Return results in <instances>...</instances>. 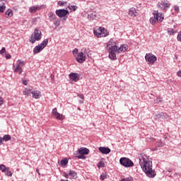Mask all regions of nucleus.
I'll use <instances>...</instances> for the list:
<instances>
[{"label":"nucleus","mask_w":181,"mask_h":181,"mask_svg":"<svg viewBox=\"0 0 181 181\" xmlns=\"http://www.w3.org/2000/svg\"><path fill=\"white\" fill-rule=\"evenodd\" d=\"M139 165L148 177H155L156 174L155 173V170L152 169V160H151V158L148 156L141 154L139 157Z\"/></svg>","instance_id":"nucleus-1"},{"label":"nucleus","mask_w":181,"mask_h":181,"mask_svg":"<svg viewBox=\"0 0 181 181\" xmlns=\"http://www.w3.org/2000/svg\"><path fill=\"white\" fill-rule=\"evenodd\" d=\"M117 40L114 39H110L107 43V47L109 49V57L111 60H117V54L115 51L117 50Z\"/></svg>","instance_id":"nucleus-2"},{"label":"nucleus","mask_w":181,"mask_h":181,"mask_svg":"<svg viewBox=\"0 0 181 181\" xmlns=\"http://www.w3.org/2000/svg\"><path fill=\"white\" fill-rule=\"evenodd\" d=\"M153 15V16L150 18V23L151 25H155L157 22H162L164 19L163 14L158 13V11H154Z\"/></svg>","instance_id":"nucleus-3"},{"label":"nucleus","mask_w":181,"mask_h":181,"mask_svg":"<svg viewBox=\"0 0 181 181\" xmlns=\"http://www.w3.org/2000/svg\"><path fill=\"white\" fill-rule=\"evenodd\" d=\"M40 39H42V31L35 28L33 33L31 35L30 42L33 44L35 42L40 40Z\"/></svg>","instance_id":"nucleus-4"},{"label":"nucleus","mask_w":181,"mask_h":181,"mask_svg":"<svg viewBox=\"0 0 181 181\" xmlns=\"http://www.w3.org/2000/svg\"><path fill=\"white\" fill-rule=\"evenodd\" d=\"M47 43H49V40H44L41 44L37 45L33 49V53H35V54H37V53H40V52H42V50H43V49L45 48L46 46H47Z\"/></svg>","instance_id":"nucleus-5"},{"label":"nucleus","mask_w":181,"mask_h":181,"mask_svg":"<svg viewBox=\"0 0 181 181\" xmlns=\"http://www.w3.org/2000/svg\"><path fill=\"white\" fill-rule=\"evenodd\" d=\"M119 163L122 166H124V168H132V166H134V162L128 158H121Z\"/></svg>","instance_id":"nucleus-6"},{"label":"nucleus","mask_w":181,"mask_h":181,"mask_svg":"<svg viewBox=\"0 0 181 181\" xmlns=\"http://www.w3.org/2000/svg\"><path fill=\"white\" fill-rule=\"evenodd\" d=\"M17 62L18 64H16V66H13V71L14 73H19V74H22V71H23L22 67L25 66V62L21 59H18Z\"/></svg>","instance_id":"nucleus-7"},{"label":"nucleus","mask_w":181,"mask_h":181,"mask_svg":"<svg viewBox=\"0 0 181 181\" xmlns=\"http://www.w3.org/2000/svg\"><path fill=\"white\" fill-rule=\"evenodd\" d=\"M145 60L148 62V64H153V63L158 60V57L152 53H147L145 55Z\"/></svg>","instance_id":"nucleus-8"},{"label":"nucleus","mask_w":181,"mask_h":181,"mask_svg":"<svg viewBox=\"0 0 181 181\" xmlns=\"http://www.w3.org/2000/svg\"><path fill=\"white\" fill-rule=\"evenodd\" d=\"M1 172L4 173L5 176L12 177V171H11L8 167L5 166L4 164H1Z\"/></svg>","instance_id":"nucleus-9"},{"label":"nucleus","mask_w":181,"mask_h":181,"mask_svg":"<svg viewBox=\"0 0 181 181\" xmlns=\"http://www.w3.org/2000/svg\"><path fill=\"white\" fill-rule=\"evenodd\" d=\"M158 6L159 9H161V11H166V9L170 7V4H169V1L164 0L161 2H159L158 4Z\"/></svg>","instance_id":"nucleus-10"},{"label":"nucleus","mask_w":181,"mask_h":181,"mask_svg":"<svg viewBox=\"0 0 181 181\" xmlns=\"http://www.w3.org/2000/svg\"><path fill=\"white\" fill-rule=\"evenodd\" d=\"M78 152L80 155H81L78 156V159H86V156H84V155H88L90 150L86 148H81L78 149Z\"/></svg>","instance_id":"nucleus-11"},{"label":"nucleus","mask_w":181,"mask_h":181,"mask_svg":"<svg viewBox=\"0 0 181 181\" xmlns=\"http://www.w3.org/2000/svg\"><path fill=\"white\" fill-rule=\"evenodd\" d=\"M53 117H54L55 118H57V119H59L60 121L64 119V118H66V117L64 115H63L62 114H60L57 112V108H54L52 110V112Z\"/></svg>","instance_id":"nucleus-12"},{"label":"nucleus","mask_w":181,"mask_h":181,"mask_svg":"<svg viewBox=\"0 0 181 181\" xmlns=\"http://www.w3.org/2000/svg\"><path fill=\"white\" fill-rule=\"evenodd\" d=\"M86 57L83 52H78L77 57H76V62L80 64L84 63L86 62Z\"/></svg>","instance_id":"nucleus-13"},{"label":"nucleus","mask_w":181,"mask_h":181,"mask_svg":"<svg viewBox=\"0 0 181 181\" xmlns=\"http://www.w3.org/2000/svg\"><path fill=\"white\" fill-rule=\"evenodd\" d=\"M69 13V11L67 10L64 9H59L56 11V15L59 16V18H64L66 15Z\"/></svg>","instance_id":"nucleus-14"},{"label":"nucleus","mask_w":181,"mask_h":181,"mask_svg":"<svg viewBox=\"0 0 181 181\" xmlns=\"http://www.w3.org/2000/svg\"><path fill=\"white\" fill-rule=\"evenodd\" d=\"M69 78L76 83L80 79V76H78V74L77 73H71L69 74Z\"/></svg>","instance_id":"nucleus-15"},{"label":"nucleus","mask_w":181,"mask_h":181,"mask_svg":"<svg viewBox=\"0 0 181 181\" xmlns=\"http://www.w3.org/2000/svg\"><path fill=\"white\" fill-rule=\"evenodd\" d=\"M128 50V45H122L120 47H117V49L115 51L116 53H121L122 52H127Z\"/></svg>","instance_id":"nucleus-16"},{"label":"nucleus","mask_w":181,"mask_h":181,"mask_svg":"<svg viewBox=\"0 0 181 181\" xmlns=\"http://www.w3.org/2000/svg\"><path fill=\"white\" fill-rule=\"evenodd\" d=\"M99 151L101 152V153H103V155H108L110 152H111V149L108 147H99Z\"/></svg>","instance_id":"nucleus-17"},{"label":"nucleus","mask_w":181,"mask_h":181,"mask_svg":"<svg viewBox=\"0 0 181 181\" xmlns=\"http://www.w3.org/2000/svg\"><path fill=\"white\" fill-rule=\"evenodd\" d=\"M129 16H138V12H136V8H131L129 10Z\"/></svg>","instance_id":"nucleus-18"},{"label":"nucleus","mask_w":181,"mask_h":181,"mask_svg":"<svg viewBox=\"0 0 181 181\" xmlns=\"http://www.w3.org/2000/svg\"><path fill=\"white\" fill-rule=\"evenodd\" d=\"M93 33L96 37H103V33L101 31V27H100L98 30H94Z\"/></svg>","instance_id":"nucleus-19"},{"label":"nucleus","mask_w":181,"mask_h":181,"mask_svg":"<svg viewBox=\"0 0 181 181\" xmlns=\"http://www.w3.org/2000/svg\"><path fill=\"white\" fill-rule=\"evenodd\" d=\"M31 94L33 95V98H35L36 100L40 98V91L39 90H33L31 91Z\"/></svg>","instance_id":"nucleus-20"},{"label":"nucleus","mask_w":181,"mask_h":181,"mask_svg":"<svg viewBox=\"0 0 181 181\" xmlns=\"http://www.w3.org/2000/svg\"><path fill=\"white\" fill-rule=\"evenodd\" d=\"M100 30L102 32V37H105L110 35V33L105 29V28L100 27Z\"/></svg>","instance_id":"nucleus-21"},{"label":"nucleus","mask_w":181,"mask_h":181,"mask_svg":"<svg viewBox=\"0 0 181 181\" xmlns=\"http://www.w3.org/2000/svg\"><path fill=\"white\" fill-rule=\"evenodd\" d=\"M68 175H69V179H76L77 177V173L74 170H69Z\"/></svg>","instance_id":"nucleus-22"},{"label":"nucleus","mask_w":181,"mask_h":181,"mask_svg":"<svg viewBox=\"0 0 181 181\" xmlns=\"http://www.w3.org/2000/svg\"><path fill=\"white\" fill-rule=\"evenodd\" d=\"M11 139H12V138L11 137V135L9 134H6L3 136V138H1V142H8V141H11Z\"/></svg>","instance_id":"nucleus-23"},{"label":"nucleus","mask_w":181,"mask_h":181,"mask_svg":"<svg viewBox=\"0 0 181 181\" xmlns=\"http://www.w3.org/2000/svg\"><path fill=\"white\" fill-rule=\"evenodd\" d=\"M39 9H40V7L37 6H33L30 8L29 11L30 13H35V12H36V11H39Z\"/></svg>","instance_id":"nucleus-24"},{"label":"nucleus","mask_w":181,"mask_h":181,"mask_svg":"<svg viewBox=\"0 0 181 181\" xmlns=\"http://www.w3.org/2000/svg\"><path fill=\"white\" fill-rule=\"evenodd\" d=\"M23 94L24 95H28V97H30V95H31L32 94V90H29V89H25L23 91Z\"/></svg>","instance_id":"nucleus-25"},{"label":"nucleus","mask_w":181,"mask_h":181,"mask_svg":"<svg viewBox=\"0 0 181 181\" xmlns=\"http://www.w3.org/2000/svg\"><path fill=\"white\" fill-rule=\"evenodd\" d=\"M13 15V13L12 12V10L8 9V10L6 11V16H7L8 18L12 17Z\"/></svg>","instance_id":"nucleus-26"},{"label":"nucleus","mask_w":181,"mask_h":181,"mask_svg":"<svg viewBox=\"0 0 181 181\" xmlns=\"http://www.w3.org/2000/svg\"><path fill=\"white\" fill-rule=\"evenodd\" d=\"M67 163H69V160H67V158L62 160L60 161L61 166H66V165H67Z\"/></svg>","instance_id":"nucleus-27"},{"label":"nucleus","mask_w":181,"mask_h":181,"mask_svg":"<svg viewBox=\"0 0 181 181\" xmlns=\"http://www.w3.org/2000/svg\"><path fill=\"white\" fill-rule=\"evenodd\" d=\"M95 18H96L95 14H89V15L88 16V19L89 21H94V19H95Z\"/></svg>","instance_id":"nucleus-28"},{"label":"nucleus","mask_w":181,"mask_h":181,"mask_svg":"<svg viewBox=\"0 0 181 181\" xmlns=\"http://www.w3.org/2000/svg\"><path fill=\"white\" fill-rule=\"evenodd\" d=\"M156 146L158 148H162V146H165V143L162 142V141H159L156 143Z\"/></svg>","instance_id":"nucleus-29"},{"label":"nucleus","mask_w":181,"mask_h":181,"mask_svg":"<svg viewBox=\"0 0 181 181\" xmlns=\"http://www.w3.org/2000/svg\"><path fill=\"white\" fill-rule=\"evenodd\" d=\"M68 8L71 11H74V12L77 11V6H69Z\"/></svg>","instance_id":"nucleus-30"},{"label":"nucleus","mask_w":181,"mask_h":181,"mask_svg":"<svg viewBox=\"0 0 181 181\" xmlns=\"http://www.w3.org/2000/svg\"><path fill=\"white\" fill-rule=\"evenodd\" d=\"M165 116V113L164 112H161L160 114H158L156 115V118L157 119H159L160 118H162V117H164Z\"/></svg>","instance_id":"nucleus-31"},{"label":"nucleus","mask_w":181,"mask_h":181,"mask_svg":"<svg viewBox=\"0 0 181 181\" xmlns=\"http://www.w3.org/2000/svg\"><path fill=\"white\" fill-rule=\"evenodd\" d=\"M5 53H6V49H5V47H2V49H1V54L3 57H5Z\"/></svg>","instance_id":"nucleus-32"},{"label":"nucleus","mask_w":181,"mask_h":181,"mask_svg":"<svg viewBox=\"0 0 181 181\" xmlns=\"http://www.w3.org/2000/svg\"><path fill=\"white\" fill-rule=\"evenodd\" d=\"M105 166V164L103 163V161H100L98 164V168H104Z\"/></svg>","instance_id":"nucleus-33"},{"label":"nucleus","mask_w":181,"mask_h":181,"mask_svg":"<svg viewBox=\"0 0 181 181\" xmlns=\"http://www.w3.org/2000/svg\"><path fill=\"white\" fill-rule=\"evenodd\" d=\"M121 181H134V179L132 177H128L127 178H123Z\"/></svg>","instance_id":"nucleus-34"},{"label":"nucleus","mask_w":181,"mask_h":181,"mask_svg":"<svg viewBox=\"0 0 181 181\" xmlns=\"http://www.w3.org/2000/svg\"><path fill=\"white\" fill-rule=\"evenodd\" d=\"M72 54H74V56H77V54L78 55V49L75 48V49L72 51Z\"/></svg>","instance_id":"nucleus-35"},{"label":"nucleus","mask_w":181,"mask_h":181,"mask_svg":"<svg viewBox=\"0 0 181 181\" xmlns=\"http://www.w3.org/2000/svg\"><path fill=\"white\" fill-rule=\"evenodd\" d=\"M158 103H162V98H158L156 100H154V104H158Z\"/></svg>","instance_id":"nucleus-36"},{"label":"nucleus","mask_w":181,"mask_h":181,"mask_svg":"<svg viewBox=\"0 0 181 181\" xmlns=\"http://www.w3.org/2000/svg\"><path fill=\"white\" fill-rule=\"evenodd\" d=\"M107 178V175L105 174H102L100 177V180H105Z\"/></svg>","instance_id":"nucleus-37"},{"label":"nucleus","mask_w":181,"mask_h":181,"mask_svg":"<svg viewBox=\"0 0 181 181\" xmlns=\"http://www.w3.org/2000/svg\"><path fill=\"white\" fill-rule=\"evenodd\" d=\"M168 33H169V35H173V33H175V30H173V29H168Z\"/></svg>","instance_id":"nucleus-38"},{"label":"nucleus","mask_w":181,"mask_h":181,"mask_svg":"<svg viewBox=\"0 0 181 181\" xmlns=\"http://www.w3.org/2000/svg\"><path fill=\"white\" fill-rule=\"evenodd\" d=\"M177 39L178 42H181V31H180L178 33Z\"/></svg>","instance_id":"nucleus-39"},{"label":"nucleus","mask_w":181,"mask_h":181,"mask_svg":"<svg viewBox=\"0 0 181 181\" xmlns=\"http://www.w3.org/2000/svg\"><path fill=\"white\" fill-rule=\"evenodd\" d=\"M4 57L7 59L9 60V59H11L12 57L11 56V54H4Z\"/></svg>","instance_id":"nucleus-40"},{"label":"nucleus","mask_w":181,"mask_h":181,"mask_svg":"<svg viewBox=\"0 0 181 181\" xmlns=\"http://www.w3.org/2000/svg\"><path fill=\"white\" fill-rule=\"evenodd\" d=\"M64 4H67V2H63V1H59V2H58V5L59 6H63V5H64Z\"/></svg>","instance_id":"nucleus-41"},{"label":"nucleus","mask_w":181,"mask_h":181,"mask_svg":"<svg viewBox=\"0 0 181 181\" xmlns=\"http://www.w3.org/2000/svg\"><path fill=\"white\" fill-rule=\"evenodd\" d=\"M5 8H6V6L5 5L1 6V13H4Z\"/></svg>","instance_id":"nucleus-42"},{"label":"nucleus","mask_w":181,"mask_h":181,"mask_svg":"<svg viewBox=\"0 0 181 181\" xmlns=\"http://www.w3.org/2000/svg\"><path fill=\"white\" fill-rule=\"evenodd\" d=\"M174 11H175V12H179V6H174Z\"/></svg>","instance_id":"nucleus-43"},{"label":"nucleus","mask_w":181,"mask_h":181,"mask_svg":"<svg viewBox=\"0 0 181 181\" xmlns=\"http://www.w3.org/2000/svg\"><path fill=\"white\" fill-rule=\"evenodd\" d=\"M162 118H165V119H168V118H169V115H168L166 113H164V116H162Z\"/></svg>","instance_id":"nucleus-44"},{"label":"nucleus","mask_w":181,"mask_h":181,"mask_svg":"<svg viewBox=\"0 0 181 181\" xmlns=\"http://www.w3.org/2000/svg\"><path fill=\"white\" fill-rule=\"evenodd\" d=\"M148 142H153V141H155V139L153 138H148L147 139Z\"/></svg>","instance_id":"nucleus-45"},{"label":"nucleus","mask_w":181,"mask_h":181,"mask_svg":"<svg viewBox=\"0 0 181 181\" xmlns=\"http://www.w3.org/2000/svg\"><path fill=\"white\" fill-rule=\"evenodd\" d=\"M78 97H79V98H81V100H84V95H83L82 94H79L78 95Z\"/></svg>","instance_id":"nucleus-46"},{"label":"nucleus","mask_w":181,"mask_h":181,"mask_svg":"<svg viewBox=\"0 0 181 181\" xmlns=\"http://www.w3.org/2000/svg\"><path fill=\"white\" fill-rule=\"evenodd\" d=\"M23 84L24 86H28V81L23 80Z\"/></svg>","instance_id":"nucleus-47"},{"label":"nucleus","mask_w":181,"mask_h":181,"mask_svg":"<svg viewBox=\"0 0 181 181\" xmlns=\"http://www.w3.org/2000/svg\"><path fill=\"white\" fill-rule=\"evenodd\" d=\"M64 177H66V179H69V176H70V175L68 173V174H64Z\"/></svg>","instance_id":"nucleus-48"},{"label":"nucleus","mask_w":181,"mask_h":181,"mask_svg":"<svg viewBox=\"0 0 181 181\" xmlns=\"http://www.w3.org/2000/svg\"><path fill=\"white\" fill-rule=\"evenodd\" d=\"M79 103H80V104H83L84 103V100H83V99H82V100H79Z\"/></svg>","instance_id":"nucleus-49"},{"label":"nucleus","mask_w":181,"mask_h":181,"mask_svg":"<svg viewBox=\"0 0 181 181\" xmlns=\"http://www.w3.org/2000/svg\"><path fill=\"white\" fill-rule=\"evenodd\" d=\"M36 172H37V173H38V175H40V173H39V168L36 169Z\"/></svg>","instance_id":"nucleus-50"},{"label":"nucleus","mask_w":181,"mask_h":181,"mask_svg":"<svg viewBox=\"0 0 181 181\" xmlns=\"http://www.w3.org/2000/svg\"><path fill=\"white\" fill-rule=\"evenodd\" d=\"M60 181H69V180H61Z\"/></svg>","instance_id":"nucleus-51"},{"label":"nucleus","mask_w":181,"mask_h":181,"mask_svg":"<svg viewBox=\"0 0 181 181\" xmlns=\"http://www.w3.org/2000/svg\"><path fill=\"white\" fill-rule=\"evenodd\" d=\"M81 1H86V0H81Z\"/></svg>","instance_id":"nucleus-52"}]
</instances>
